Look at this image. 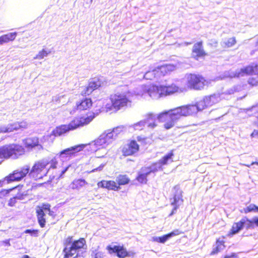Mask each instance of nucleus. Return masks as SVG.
Returning <instances> with one entry per match:
<instances>
[{
    "mask_svg": "<svg viewBox=\"0 0 258 258\" xmlns=\"http://www.w3.org/2000/svg\"><path fill=\"white\" fill-rule=\"evenodd\" d=\"M182 117L179 107L165 111L156 115L153 113H148L145 115L147 126L153 129L157 126V121L164 122V127L169 129L174 126L176 122Z\"/></svg>",
    "mask_w": 258,
    "mask_h": 258,
    "instance_id": "f257e3e1",
    "label": "nucleus"
},
{
    "mask_svg": "<svg viewBox=\"0 0 258 258\" xmlns=\"http://www.w3.org/2000/svg\"><path fill=\"white\" fill-rule=\"evenodd\" d=\"M219 94H213L204 97L196 105H187L180 106V113L182 116H187L197 113L206 108L209 107L219 102L221 98Z\"/></svg>",
    "mask_w": 258,
    "mask_h": 258,
    "instance_id": "f03ea898",
    "label": "nucleus"
},
{
    "mask_svg": "<svg viewBox=\"0 0 258 258\" xmlns=\"http://www.w3.org/2000/svg\"><path fill=\"white\" fill-rule=\"evenodd\" d=\"M85 243L86 241L84 238L72 242V238L68 237L63 250V258H82Z\"/></svg>",
    "mask_w": 258,
    "mask_h": 258,
    "instance_id": "7ed1b4c3",
    "label": "nucleus"
},
{
    "mask_svg": "<svg viewBox=\"0 0 258 258\" xmlns=\"http://www.w3.org/2000/svg\"><path fill=\"white\" fill-rule=\"evenodd\" d=\"M250 74H258V64L249 65L244 68L237 70L235 72L232 71L225 72L219 78L220 79H223L227 78H234L243 77L245 75ZM249 84L252 86L258 84V79L251 78L248 80Z\"/></svg>",
    "mask_w": 258,
    "mask_h": 258,
    "instance_id": "20e7f679",
    "label": "nucleus"
},
{
    "mask_svg": "<svg viewBox=\"0 0 258 258\" xmlns=\"http://www.w3.org/2000/svg\"><path fill=\"white\" fill-rule=\"evenodd\" d=\"M184 79L188 88L198 90L208 87L214 81L212 80L206 79L201 75L192 74H186Z\"/></svg>",
    "mask_w": 258,
    "mask_h": 258,
    "instance_id": "39448f33",
    "label": "nucleus"
},
{
    "mask_svg": "<svg viewBox=\"0 0 258 258\" xmlns=\"http://www.w3.org/2000/svg\"><path fill=\"white\" fill-rule=\"evenodd\" d=\"M24 148L19 144H10L0 147V159L18 158L24 154Z\"/></svg>",
    "mask_w": 258,
    "mask_h": 258,
    "instance_id": "423d86ee",
    "label": "nucleus"
},
{
    "mask_svg": "<svg viewBox=\"0 0 258 258\" xmlns=\"http://www.w3.org/2000/svg\"><path fill=\"white\" fill-rule=\"evenodd\" d=\"M131 93L128 91L117 92L110 96V100L113 102L114 111H118L124 107H127L131 104Z\"/></svg>",
    "mask_w": 258,
    "mask_h": 258,
    "instance_id": "0eeeda50",
    "label": "nucleus"
},
{
    "mask_svg": "<svg viewBox=\"0 0 258 258\" xmlns=\"http://www.w3.org/2000/svg\"><path fill=\"white\" fill-rule=\"evenodd\" d=\"M48 164V162L46 160L36 162L30 170L29 175L35 180L42 179L48 171L46 167Z\"/></svg>",
    "mask_w": 258,
    "mask_h": 258,
    "instance_id": "6e6552de",
    "label": "nucleus"
},
{
    "mask_svg": "<svg viewBox=\"0 0 258 258\" xmlns=\"http://www.w3.org/2000/svg\"><path fill=\"white\" fill-rule=\"evenodd\" d=\"M111 136V134H108L106 131L102 133L97 139L89 144L91 150L93 151H97L98 150L106 148L112 142Z\"/></svg>",
    "mask_w": 258,
    "mask_h": 258,
    "instance_id": "1a4fd4ad",
    "label": "nucleus"
},
{
    "mask_svg": "<svg viewBox=\"0 0 258 258\" xmlns=\"http://www.w3.org/2000/svg\"><path fill=\"white\" fill-rule=\"evenodd\" d=\"M30 167L28 165H25L21 169L15 170L13 173L10 174L8 176L6 177V180L8 182L15 181H19L29 173Z\"/></svg>",
    "mask_w": 258,
    "mask_h": 258,
    "instance_id": "9d476101",
    "label": "nucleus"
},
{
    "mask_svg": "<svg viewBox=\"0 0 258 258\" xmlns=\"http://www.w3.org/2000/svg\"><path fill=\"white\" fill-rule=\"evenodd\" d=\"M85 145L84 144L79 145L66 149L60 152L58 156L63 161H67L70 158L75 155L76 153L79 152L84 148Z\"/></svg>",
    "mask_w": 258,
    "mask_h": 258,
    "instance_id": "9b49d317",
    "label": "nucleus"
},
{
    "mask_svg": "<svg viewBox=\"0 0 258 258\" xmlns=\"http://www.w3.org/2000/svg\"><path fill=\"white\" fill-rule=\"evenodd\" d=\"M173 154L172 152H170L168 154L164 156L162 159H161L159 162L153 164L149 169V171L150 173L152 172H156L160 169H162V166L163 165H166L173 161L172 157Z\"/></svg>",
    "mask_w": 258,
    "mask_h": 258,
    "instance_id": "f8f14e48",
    "label": "nucleus"
},
{
    "mask_svg": "<svg viewBox=\"0 0 258 258\" xmlns=\"http://www.w3.org/2000/svg\"><path fill=\"white\" fill-rule=\"evenodd\" d=\"M37 213L38 222L41 227H44L45 226L47 215H53V212L50 210L49 205H44L37 210Z\"/></svg>",
    "mask_w": 258,
    "mask_h": 258,
    "instance_id": "ddd939ff",
    "label": "nucleus"
},
{
    "mask_svg": "<svg viewBox=\"0 0 258 258\" xmlns=\"http://www.w3.org/2000/svg\"><path fill=\"white\" fill-rule=\"evenodd\" d=\"M69 131L67 124L61 125L54 129L49 135L44 136V139L48 141L52 142L55 137L60 136Z\"/></svg>",
    "mask_w": 258,
    "mask_h": 258,
    "instance_id": "4468645a",
    "label": "nucleus"
},
{
    "mask_svg": "<svg viewBox=\"0 0 258 258\" xmlns=\"http://www.w3.org/2000/svg\"><path fill=\"white\" fill-rule=\"evenodd\" d=\"M109 253H116L117 256L120 258H124L126 256H131L133 254V252H127L123 246L115 245L113 247L108 246L106 248Z\"/></svg>",
    "mask_w": 258,
    "mask_h": 258,
    "instance_id": "2eb2a0df",
    "label": "nucleus"
},
{
    "mask_svg": "<svg viewBox=\"0 0 258 258\" xmlns=\"http://www.w3.org/2000/svg\"><path fill=\"white\" fill-rule=\"evenodd\" d=\"M174 189L176 191V193L174 196L173 201L171 202V205L174 206V208L170 216H172L175 213L177 208L182 203L181 191L179 187L175 186Z\"/></svg>",
    "mask_w": 258,
    "mask_h": 258,
    "instance_id": "dca6fc26",
    "label": "nucleus"
},
{
    "mask_svg": "<svg viewBox=\"0 0 258 258\" xmlns=\"http://www.w3.org/2000/svg\"><path fill=\"white\" fill-rule=\"evenodd\" d=\"M97 105L99 109H97L96 111L99 110V113L102 112H107L110 111L114 110L113 102H111L110 99H104L100 100L97 102Z\"/></svg>",
    "mask_w": 258,
    "mask_h": 258,
    "instance_id": "f3484780",
    "label": "nucleus"
},
{
    "mask_svg": "<svg viewBox=\"0 0 258 258\" xmlns=\"http://www.w3.org/2000/svg\"><path fill=\"white\" fill-rule=\"evenodd\" d=\"M101 86V81L98 79H94L89 82L87 87H86L84 88L83 90L82 91L81 94L82 95H89L94 90L97 89Z\"/></svg>",
    "mask_w": 258,
    "mask_h": 258,
    "instance_id": "a211bd4d",
    "label": "nucleus"
},
{
    "mask_svg": "<svg viewBox=\"0 0 258 258\" xmlns=\"http://www.w3.org/2000/svg\"><path fill=\"white\" fill-rule=\"evenodd\" d=\"M177 67L176 66L172 64H168L161 66L156 68V71L157 73V77L160 78L162 76L169 74L171 72L175 71Z\"/></svg>",
    "mask_w": 258,
    "mask_h": 258,
    "instance_id": "6ab92c4d",
    "label": "nucleus"
},
{
    "mask_svg": "<svg viewBox=\"0 0 258 258\" xmlns=\"http://www.w3.org/2000/svg\"><path fill=\"white\" fill-rule=\"evenodd\" d=\"M149 95L154 99H157L161 97L164 96L161 85H152L147 89Z\"/></svg>",
    "mask_w": 258,
    "mask_h": 258,
    "instance_id": "aec40b11",
    "label": "nucleus"
},
{
    "mask_svg": "<svg viewBox=\"0 0 258 258\" xmlns=\"http://www.w3.org/2000/svg\"><path fill=\"white\" fill-rule=\"evenodd\" d=\"M139 146L135 141H132L122 149V153L124 156L132 155L139 151Z\"/></svg>",
    "mask_w": 258,
    "mask_h": 258,
    "instance_id": "412c9836",
    "label": "nucleus"
},
{
    "mask_svg": "<svg viewBox=\"0 0 258 258\" xmlns=\"http://www.w3.org/2000/svg\"><path fill=\"white\" fill-rule=\"evenodd\" d=\"M25 147L28 150L36 147L38 149H41L42 147L39 144L38 139L37 138H28L23 141Z\"/></svg>",
    "mask_w": 258,
    "mask_h": 258,
    "instance_id": "4be33fe9",
    "label": "nucleus"
},
{
    "mask_svg": "<svg viewBox=\"0 0 258 258\" xmlns=\"http://www.w3.org/2000/svg\"><path fill=\"white\" fill-rule=\"evenodd\" d=\"M181 232L178 229L175 230L170 233L164 235L162 237L154 236L152 241L161 243H164L169 238L180 234Z\"/></svg>",
    "mask_w": 258,
    "mask_h": 258,
    "instance_id": "5701e85b",
    "label": "nucleus"
},
{
    "mask_svg": "<svg viewBox=\"0 0 258 258\" xmlns=\"http://www.w3.org/2000/svg\"><path fill=\"white\" fill-rule=\"evenodd\" d=\"M206 53L202 47V42H198L194 45L192 55L193 57L198 60L201 57L205 55Z\"/></svg>",
    "mask_w": 258,
    "mask_h": 258,
    "instance_id": "b1692460",
    "label": "nucleus"
},
{
    "mask_svg": "<svg viewBox=\"0 0 258 258\" xmlns=\"http://www.w3.org/2000/svg\"><path fill=\"white\" fill-rule=\"evenodd\" d=\"M92 105L91 99L85 98L76 103L75 108L79 110H84L90 108Z\"/></svg>",
    "mask_w": 258,
    "mask_h": 258,
    "instance_id": "393cba45",
    "label": "nucleus"
},
{
    "mask_svg": "<svg viewBox=\"0 0 258 258\" xmlns=\"http://www.w3.org/2000/svg\"><path fill=\"white\" fill-rule=\"evenodd\" d=\"M100 158L99 157L91 158L89 162V164L92 165V170L89 172H94L96 171H100L104 166V164L101 163L99 165Z\"/></svg>",
    "mask_w": 258,
    "mask_h": 258,
    "instance_id": "a878e982",
    "label": "nucleus"
},
{
    "mask_svg": "<svg viewBox=\"0 0 258 258\" xmlns=\"http://www.w3.org/2000/svg\"><path fill=\"white\" fill-rule=\"evenodd\" d=\"M161 86L164 96L182 91L180 88L173 84L169 86L161 85Z\"/></svg>",
    "mask_w": 258,
    "mask_h": 258,
    "instance_id": "bb28decb",
    "label": "nucleus"
},
{
    "mask_svg": "<svg viewBox=\"0 0 258 258\" xmlns=\"http://www.w3.org/2000/svg\"><path fill=\"white\" fill-rule=\"evenodd\" d=\"M99 187L106 188L108 189L118 190L119 189V186L117 185V183L114 181H106L103 180L98 183Z\"/></svg>",
    "mask_w": 258,
    "mask_h": 258,
    "instance_id": "cd10ccee",
    "label": "nucleus"
},
{
    "mask_svg": "<svg viewBox=\"0 0 258 258\" xmlns=\"http://www.w3.org/2000/svg\"><path fill=\"white\" fill-rule=\"evenodd\" d=\"M87 184V182L85 179H76L71 183L69 187L72 189L79 190Z\"/></svg>",
    "mask_w": 258,
    "mask_h": 258,
    "instance_id": "c85d7f7f",
    "label": "nucleus"
},
{
    "mask_svg": "<svg viewBox=\"0 0 258 258\" xmlns=\"http://www.w3.org/2000/svg\"><path fill=\"white\" fill-rule=\"evenodd\" d=\"M98 114L99 112H98L96 113L94 112H88L85 116L79 117L80 119L82 122L81 123L82 126L89 124Z\"/></svg>",
    "mask_w": 258,
    "mask_h": 258,
    "instance_id": "c756f323",
    "label": "nucleus"
},
{
    "mask_svg": "<svg viewBox=\"0 0 258 258\" xmlns=\"http://www.w3.org/2000/svg\"><path fill=\"white\" fill-rule=\"evenodd\" d=\"M16 36V32H12L0 36V45L14 40Z\"/></svg>",
    "mask_w": 258,
    "mask_h": 258,
    "instance_id": "7c9ffc66",
    "label": "nucleus"
},
{
    "mask_svg": "<svg viewBox=\"0 0 258 258\" xmlns=\"http://www.w3.org/2000/svg\"><path fill=\"white\" fill-rule=\"evenodd\" d=\"M150 173L148 168L142 169L139 173L137 179L139 182L142 183H146L147 182V176Z\"/></svg>",
    "mask_w": 258,
    "mask_h": 258,
    "instance_id": "2f4dec72",
    "label": "nucleus"
},
{
    "mask_svg": "<svg viewBox=\"0 0 258 258\" xmlns=\"http://www.w3.org/2000/svg\"><path fill=\"white\" fill-rule=\"evenodd\" d=\"M81 122L79 117H76L73 119L69 124H67V127H68L70 131H73L78 127L83 126Z\"/></svg>",
    "mask_w": 258,
    "mask_h": 258,
    "instance_id": "473e14b6",
    "label": "nucleus"
},
{
    "mask_svg": "<svg viewBox=\"0 0 258 258\" xmlns=\"http://www.w3.org/2000/svg\"><path fill=\"white\" fill-rule=\"evenodd\" d=\"M13 132L17 131L19 129H25L28 126V123L25 121L16 122L11 123Z\"/></svg>",
    "mask_w": 258,
    "mask_h": 258,
    "instance_id": "72a5a7b5",
    "label": "nucleus"
},
{
    "mask_svg": "<svg viewBox=\"0 0 258 258\" xmlns=\"http://www.w3.org/2000/svg\"><path fill=\"white\" fill-rule=\"evenodd\" d=\"M224 241L222 239H219L217 240L215 247L211 252V254H215L221 251L225 248Z\"/></svg>",
    "mask_w": 258,
    "mask_h": 258,
    "instance_id": "f704fd0d",
    "label": "nucleus"
},
{
    "mask_svg": "<svg viewBox=\"0 0 258 258\" xmlns=\"http://www.w3.org/2000/svg\"><path fill=\"white\" fill-rule=\"evenodd\" d=\"M146 125V120H142L130 126L131 130L141 131Z\"/></svg>",
    "mask_w": 258,
    "mask_h": 258,
    "instance_id": "c9c22d12",
    "label": "nucleus"
},
{
    "mask_svg": "<svg viewBox=\"0 0 258 258\" xmlns=\"http://www.w3.org/2000/svg\"><path fill=\"white\" fill-rule=\"evenodd\" d=\"M243 228L252 229L254 228V223H253V218L250 220L246 218H242L241 220Z\"/></svg>",
    "mask_w": 258,
    "mask_h": 258,
    "instance_id": "e433bc0d",
    "label": "nucleus"
},
{
    "mask_svg": "<svg viewBox=\"0 0 258 258\" xmlns=\"http://www.w3.org/2000/svg\"><path fill=\"white\" fill-rule=\"evenodd\" d=\"M91 255L92 258H104V253L99 250V247L92 248Z\"/></svg>",
    "mask_w": 258,
    "mask_h": 258,
    "instance_id": "4c0bfd02",
    "label": "nucleus"
},
{
    "mask_svg": "<svg viewBox=\"0 0 258 258\" xmlns=\"http://www.w3.org/2000/svg\"><path fill=\"white\" fill-rule=\"evenodd\" d=\"M236 43V40L234 37L229 38L225 39L221 43L222 46L224 48L230 47Z\"/></svg>",
    "mask_w": 258,
    "mask_h": 258,
    "instance_id": "58836bf2",
    "label": "nucleus"
},
{
    "mask_svg": "<svg viewBox=\"0 0 258 258\" xmlns=\"http://www.w3.org/2000/svg\"><path fill=\"white\" fill-rule=\"evenodd\" d=\"M122 131L123 127L121 126H118L113 128L111 131H107L106 132L108 134H111L112 135L111 140L113 141L114 139H115L117 135L121 133Z\"/></svg>",
    "mask_w": 258,
    "mask_h": 258,
    "instance_id": "ea45409f",
    "label": "nucleus"
},
{
    "mask_svg": "<svg viewBox=\"0 0 258 258\" xmlns=\"http://www.w3.org/2000/svg\"><path fill=\"white\" fill-rule=\"evenodd\" d=\"M144 78L147 80H152L156 78H158V77H157V73L156 69L146 72L144 75Z\"/></svg>",
    "mask_w": 258,
    "mask_h": 258,
    "instance_id": "a19ab883",
    "label": "nucleus"
},
{
    "mask_svg": "<svg viewBox=\"0 0 258 258\" xmlns=\"http://www.w3.org/2000/svg\"><path fill=\"white\" fill-rule=\"evenodd\" d=\"M116 180L119 185H124L128 183L130 180L126 175H119Z\"/></svg>",
    "mask_w": 258,
    "mask_h": 258,
    "instance_id": "79ce46f5",
    "label": "nucleus"
},
{
    "mask_svg": "<svg viewBox=\"0 0 258 258\" xmlns=\"http://www.w3.org/2000/svg\"><path fill=\"white\" fill-rule=\"evenodd\" d=\"M50 53V51L47 50L45 49H43L42 50L40 51L35 57H34V59H42L45 57H46Z\"/></svg>",
    "mask_w": 258,
    "mask_h": 258,
    "instance_id": "37998d69",
    "label": "nucleus"
},
{
    "mask_svg": "<svg viewBox=\"0 0 258 258\" xmlns=\"http://www.w3.org/2000/svg\"><path fill=\"white\" fill-rule=\"evenodd\" d=\"M242 228L243 227L242 226V223H241L240 221L238 222L235 223L232 226L231 229V234H235L238 233Z\"/></svg>",
    "mask_w": 258,
    "mask_h": 258,
    "instance_id": "c03bdc74",
    "label": "nucleus"
},
{
    "mask_svg": "<svg viewBox=\"0 0 258 258\" xmlns=\"http://www.w3.org/2000/svg\"><path fill=\"white\" fill-rule=\"evenodd\" d=\"M13 132L11 123L7 125H0V133Z\"/></svg>",
    "mask_w": 258,
    "mask_h": 258,
    "instance_id": "a18cd8bd",
    "label": "nucleus"
},
{
    "mask_svg": "<svg viewBox=\"0 0 258 258\" xmlns=\"http://www.w3.org/2000/svg\"><path fill=\"white\" fill-rule=\"evenodd\" d=\"M245 213H247L249 212H258V207L256 206L255 205L250 204L248 206L246 207L245 208L243 209Z\"/></svg>",
    "mask_w": 258,
    "mask_h": 258,
    "instance_id": "49530a36",
    "label": "nucleus"
},
{
    "mask_svg": "<svg viewBox=\"0 0 258 258\" xmlns=\"http://www.w3.org/2000/svg\"><path fill=\"white\" fill-rule=\"evenodd\" d=\"M64 95H57L55 96H53L52 98V101L55 102H60V100L62 98L64 97Z\"/></svg>",
    "mask_w": 258,
    "mask_h": 258,
    "instance_id": "de8ad7c7",
    "label": "nucleus"
},
{
    "mask_svg": "<svg viewBox=\"0 0 258 258\" xmlns=\"http://www.w3.org/2000/svg\"><path fill=\"white\" fill-rule=\"evenodd\" d=\"M247 112H248L249 111H252L254 112V113H255L256 112H258V105L256 106H253L250 108L245 109Z\"/></svg>",
    "mask_w": 258,
    "mask_h": 258,
    "instance_id": "09e8293b",
    "label": "nucleus"
},
{
    "mask_svg": "<svg viewBox=\"0 0 258 258\" xmlns=\"http://www.w3.org/2000/svg\"><path fill=\"white\" fill-rule=\"evenodd\" d=\"M16 201L17 198L16 197L10 199L9 201V205L11 207L14 206L16 203Z\"/></svg>",
    "mask_w": 258,
    "mask_h": 258,
    "instance_id": "8fccbe9b",
    "label": "nucleus"
},
{
    "mask_svg": "<svg viewBox=\"0 0 258 258\" xmlns=\"http://www.w3.org/2000/svg\"><path fill=\"white\" fill-rule=\"evenodd\" d=\"M235 91V90L234 89L231 88V89L226 91L225 92V93H222L220 96H222L224 94H229V95L232 94L234 93Z\"/></svg>",
    "mask_w": 258,
    "mask_h": 258,
    "instance_id": "3c124183",
    "label": "nucleus"
},
{
    "mask_svg": "<svg viewBox=\"0 0 258 258\" xmlns=\"http://www.w3.org/2000/svg\"><path fill=\"white\" fill-rule=\"evenodd\" d=\"M25 233H29V234H31V235H37V230H30V229H27V230H26L25 231Z\"/></svg>",
    "mask_w": 258,
    "mask_h": 258,
    "instance_id": "603ef678",
    "label": "nucleus"
},
{
    "mask_svg": "<svg viewBox=\"0 0 258 258\" xmlns=\"http://www.w3.org/2000/svg\"><path fill=\"white\" fill-rule=\"evenodd\" d=\"M50 168H56V164H57V161H56L55 159H53L50 162Z\"/></svg>",
    "mask_w": 258,
    "mask_h": 258,
    "instance_id": "864d4df0",
    "label": "nucleus"
},
{
    "mask_svg": "<svg viewBox=\"0 0 258 258\" xmlns=\"http://www.w3.org/2000/svg\"><path fill=\"white\" fill-rule=\"evenodd\" d=\"M137 139L138 142L143 143H145V141L147 140L146 138L142 137L141 136H138Z\"/></svg>",
    "mask_w": 258,
    "mask_h": 258,
    "instance_id": "5fc2aeb1",
    "label": "nucleus"
},
{
    "mask_svg": "<svg viewBox=\"0 0 258 258\" xmlns=\"http://www.w3.org/2000/svg\"><path fill=\"white\" fill-rule=\"evenodd\" d=\"M69 166H68L61 170V173L60 174L59 177H61L63 175V174H64V173L68 170V168H69Z\"/></svg>",
    "mask_w": 258,
    "mask_h": 258,
    "instance_id": "6e6d98bb",
    "label": "nucleus"
},
{
    "mask_svg": "<svg viewBox=\"0 0 258 258\" xmlns=\"http://www.w3.org/2000/svg\"><path fill=\"white\" fill-rule=\"evenodd\" d=\"M10 241V239H7V240L2 241V243L3 244H5V245H7V246H9L11 245Z\"/></svg>",
    "mask_w": 258,
    "mask_h": 258,
    "instance_id": "4d7b16f0",
    "label": "nucleus"
},
{
    "mask_svg": "<svg viewBox=\"0 0 258 258\" xmlns=\"http://www.w3.org/2000/svg\"><path fill=\"white\" fill-rule=\"evenodd\" d=\"M6 194H7V191L6 190L0 191V199L3 198Z\"/></svg>",
    "mask_w": 258,
    "mask_h": 258,
    "instance_id": "13d9d810",
    "label": "nucleus"
},
{
    "mask_svg": "<svg viewBox=\"0 0 258 258\" xmlns=\"http://www.w3.org/2000/svg\"><path fill=\"white\" fill-rule=\"evenodd\" d=\"M253 223H254V226L255 225L258 226V217L253 218Z\"/></svg>",
    "mask_w": 258,
    "mask_h": 258,
    "instance_id": "bf43d9fd",
    "label": "nucleus"
},
{
    "mask_svg": "<svg viewBox=\"0 0 258 258\" xmlns=\"http://www.w3.org/2000/svg\"><path fill=\"white\" fill-rule=\"evenodd\" d=\"M256 136H258V131L256 130H254V131L251 134V137H255Z\"/></svg>",
    "mask_w": 258,
    "mask_h": 258,
    "instance_id": "052dcab7",
    "label": "nucleus"
},
{
    "mask_svg": "<svg viewBox=\"0 0 258 258\" xmlns=\"http://www.w3.org/2000/svg\"><path fill=\"white\" fill-rule=\"evenodd\" d=\"M225 258H237L236 256L234 254H232L230 256H226Z\"/></svg>",
    "mask_w": 258,
    "mask_h": 258,
    "instance_id": "680f3d73",
    "label": "nucleus"
},
{
    "mask_svg": "<svg viewBox=\"0 0 258 258\" xmlns=\"http://www.w3.org/2000/svg\"><path fill=\"white\" fill-rule=\"evenodd\" d=\"M253 164H256V165H258V162H252V163L251 164V165H253ZM245 165L246 166H247V167H250V165H249V164H247H247H245Z\"/></svg>",
    "mask_w": 258,
    "mask_h": 258,
    "instance_id": "e2e57ef3",
    "label": "nucleus"
},
{
    "mask_svg": "<svg viewBox=\"0 0 258 258\" xmlns=\"http://www.w3.org/2000/svg\"><path fill=\"white\" fill-rule=\"evenodd\" d=\"M217 44V41H215L214 43L213 44H212V45H214V46H216Z\"/></svg>",
    "mask_w": 258,
    "mask_h": 258,
    "instance_id": "0e129e2a",
    "label": "nucleus"
},
{
    "mask_svg": "<svg viewBox=\"0 0 258 258\" xmlns=\"http://www.w3.org/2000/svg\"><path fill=\"white\" fill-rule=\"evenodd\" d=\"M23 258H29V256L25 255L24 256Z\"/></svg>",
    "mask_w": 258,
    "mask_h": 258,
    "instance_id": "69168bd1",
    "label": "nucleus"
},
{
    "mask_svg": "<svg viewBox=\"0 0 258 258\" xmlns=\"http://www.w3.org/2000/svg\"><path fill=\"white\" fill-rule=\"evenodd\" d=\"M189 44H190V43H189ZM188 44H189V43H185V45H187Z\"/></svg>",
    "mask_w": 258,
    "mask_h": 258,
    "instance_id": "338daca9",
    "label": "nucleus"
}]
</instances>
